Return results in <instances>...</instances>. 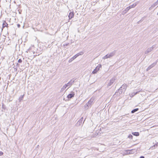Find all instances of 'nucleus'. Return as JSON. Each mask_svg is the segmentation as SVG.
Masks as SVG:
<instances>
[{"label":"nucleus","instance_id":"nucleus-38","mask_svg":"<svg viewBox=\"0 0 158 158\" xmlns=\"http://www.w3.org/2000/svg\"><path fill=\"white\" fill-rule=\"evenodd\" d=\"M39 145L38 146V147H39Z\"/></svg>","mask_w":158,"mask_h":158},{"label":"nucleus","instance_id":"nucleus-31","mask_svg":"<svg viewBox=\"0 0 158 158\" xmlns=\"http://www.w3.org/2000/svg\"><path fill=\"white\" fill-rule=\"evenodd\" d=\"M75 56H76V57H78V56H79V55L78 54V53H77V54L76 55H75Z\"/></svg>","mask_w":158,"mask_h":158},{"label":"nucleus","instance_id":"nucleus-16","mask_svg":"<svg viewBox=\"0 0 158 158\" xmlns=\"http://www.w3.org/2000/svg\"><path fill=\"white\" fill-rule=\"evenodd\" d=\"M132 134L134 135L137 136H139V134L138 132H132Z\"/></svg>","mask_w":158,"mask_h":158},{"label":"nucleus","instance_id":"nucleus-33","mask_svg":"<svg viewBox=\"0 0 158 158\" xmlns=\"http://www.w3.org/2000/svg\"><path fill=\"white\" fill-rule=\"evenodd\" d=\"M156 2V3L157 5H158V0L156 2Z\"/></svg>","mask_w":158,"mask_h":158},{"label":"nucleus","instance_id":"nucleus-35","mask_svg":"<svg viewBox=\"0 0 158 158\" xmlns=\"http://www.w3.org/2000/svg\"><path fill=\"white\" fill-rule=\"evenodd\" d=\"M141 21V20H140V21H139L137 22V23H138V24L139 23H140V22Z\"/></svg>","mask_w":158,"mask_h":158},{"label":"nucleus","instance_id":"nucleus-26","mask_svg":"<svg viewBox=\"0 0 158 158\" xmlns=\"http://www.w3.org/2000/svg\"><path fill=\"white\" fill-rule=\"evenodd\" d=\"M79 55H81L83 54V52H80L78 53Z\"/></svg>","mask_w":158,"mask_h":158},{"label":"nucleus","instance_id":"nucleus-1","mask_svg":"<svg viewBox=\"0 0 158 158\" xmlns=\"http://www.w3.org/2000/svg\"><path fill=\"white\" fill-rule=\"evenodd\" d=\"M116 52V51L114 50L112 52H111L109 54H108L107 55H106L105 56H103L102 57V59L105 60L106 59L108 58H110L112 57H113V56H114Z\"/></svg>","mask_w":158,"mask_h":158},{"label":"nucleus","instance_id":"nucleus-6","mask_svg":"<svg viewBox=\"0 0 158 158\" xmlns=\"http://www.w3.org/2000/svg\"><path fill=\"white\" fill-rule=\"evenodd\" d=\"M158 62V61L157 60L156 61V62L153 63L152 64L149 66L148 67L147 69V71H148L151 69L154 66H155L157 64V63Z\"/></svg>","mask_w":158,"mask_h":158},{"label":"nucleus","instance_id":"nucleus-18","mask_svg":"<svg viewBox=\"0 0 158 158\" xmlns=\"http://www.w3.org/2000/svg\"><path fill=\"white\" fill-rule=\"evenodd\" d=\"M139 92V91H138L136 92H133L132 93V94H131V96L132 97H133L134 96L137 94Z\"/></svg>","mask_w":158,"mask_h":158},{"label":"nucleus","instance_id":"nucleus-37","mask_svg":"<svg viewBox=\"0 0 158 158\" xmlns=\"http://www.w3.org/2000/svg\"><path fill=\"white\" fill-rule=\"evenodd\" d=\"M39 145L38 146V147H39Z\"/></svg>","mask_w":158,"mask_h":158},{"label":"nucleus","instance_id":"nucleus-3","mask_svg":"<svg viewBox=\"0 0 158 158\" xmlns=\"http://www.w3.org/2000/svg\"><path fill=\"white\" fill-rule=\"evenodd\" d=\"M125 92V91H123L122 89L119 88L118 89V91H116L114 95H115L116 96H119L121 94H122L123 93H124Z\"/></svg>","mask_w":158,"mask_h":158},{"label":"nucleus","instance_id":"nucleus-7","mask_svg":"<svg viewBox=\"0 0 158 158\" xmlns=\"http://www.w3.org/2000/svg\"><path fill=\"white\" fill-rule=\"evenodd\" d=\"M75 95L74 92L72 91L70 94H68L67 96V98H68L70 99L73 97Z\"/></svg>","mask_w":158,"mask_h":158},{"label":"nucleus","instance_id":"nucleus-27","mask_svg":"<svg viewBox=\"0 0 158 158\" xmlns=\"http://www.w3.org/2000/svg\"><path fill=\"white\" fill-rule=\"evenodd\" d=\"M18 62L19 63H21L22 62V60L20 59H19L18 60Z\"/></svg>","mask_w":158,"mask_h":158},{"label":"nucleus","instance_id":"nucleus-4","mask_svg":"<svg viewBox=\"0 0 158 158\" xmlns=\"http://www.w3.org/2000/svg\"><path fill=\"white\" fill-rule=\"evenodd\" d=\"M156 45H153L152 47L148 48L147 50L145 51L144 53L145 54H148L149 52L152 51L153 50V49L156 47Z\"/></svg>","mask_w":158,"mask_h":158},{"label":"nucleus","instance_id":"nucleus-24","mask_svg":"<svg viewBox=\"0 0 158 158\" xmlns=\"http://www.w3.org/2000/svg\"><path fill=\"white\" fill-rule=\"evenodd\" d=\"M127 12L126 11V10H124L122 12V14L123 15H124L125 14H126Z\"/></svg>","mask_w":158,"mask_h":158},{"label":"nucleus","instance_id":"nucleus-12","mask_svg":"<svg viewBox=\"0 0 158 158\" xmlns=\"http://www.w3.org/2000/svg\"><path fill=\"white\" fill-rule=\"evenodd\" d=\"M74 14L73 12H71L69 13V19H70L73 17Z\"/></svg>","mask_w":158,"mask_h":158},{"label":"nucleus","instance_id":"nucleus-19","mask_svg":"<svg viewBox=\"0 0 158 158\" xmlns=\"http://www.w3.org/2000/svg\"><path fill=\"white\" fill-rule=\"evenodd\" d=\"M138 110H139V109L138 108H136V109H134V110H132L131 111V113H134L135 112H136L137 111H138Z\"/></svg>","mask_w":158,"mask_h":158},{"label":"nucleus","instance_id":"nucleus-34","mask_svg":"<svg viewBox=\"0 0 158 158\" xmlns=\"http://www.w3.org/2000/svg\"><path fill=\"white\" fill-rule=\"evenodd\" d=\"M156 2V3L157 5H158V0L156 2Z\"/></svg>","mask_w":158,"mask_h":158},{"label":"nucleus","instance_id":"nucleus-5","mask_svg":"<svg viewBox=\"0 0 158 158\" xmlns=\"http://www.w3.org/2000/svg\"><path fill=\"white\" fill-rule=\"evenodd\" d=\"M102 65L101 64H99L97 66L95 69L92 71V73L93 74L96 73L99 70L100 68L101 67Z\"/></svg>","mask_w":158,"mask_h":158},{"label":"nucleus","instance_id":"nucleus-14","mask_svg":"<svg viewBox=\"0 0 158 158\" xmlns=\"http://www.w3.org/2000/svg\"><path fill=\"white\" fill-rule=\"evenodd\" d=\"M8 24L5 21H4V22L2 24V29L6 27H7Z\"/></svg>","mask_w":158,"mask_h":158},{"label":"nucleus","instance_id":"nucleus-28","mask_svg":"<svg viewBox=\"0 0 158 158\" xmlns=\"http://www.w3.org/2000/svg\"><path fill=\"white\" fill-rule=\"evenodd\" d=\"M2 108L4 109H6L5 106L4 105V104H2Z\"/></svg>","mask_w":158,"mask_h":158},{"label":"nucleus","instance_id":"nucleus-20","mask_svg":"<svg viewBox=\"0 0 158 158\" xmlns=\"http://www.w3.org/2000/svg\"><path fill=\"white\" fill-rule=\"evenodd\" d=\"M136 4L135 3H134L132 5H131L130 6H129V7L130 9H131L132 8L136 6Z\"/></svg>","mask_w":158,"mask_h":158},{"label":"nucleus","instance_id":"nucleus-21","mask_svg":"<svg viewBox=\"0 0 158 158\" xmlns=\"http://www.w3.org/2000/svg\"><path fill=\"white\" fill-rule=\"evenodd\" d=\"M24 96V95H23L21 96L19 98V100L20 102L21 100H22L23 99V97Z\"/></svg>","mask_w":158,"mask_h":158},{"label":"nucleus","instance_id":"nucleus-22","mask_svg":"<svg viewBox=\"0 0 158 158\" xmlns=\"http://www.w3.org/2000/svg\"><path fill=\"white\" fill-rule=\"evenodd\" d=\"M128 138H129V139H132L133 138V136L131 135L130 134L129 135Z\"/></svg>","mask_w":158,"mask_h":158},{"label":"nucleus","instance_id":"nucleus-32","mask_svg":"<svg viewBox=\"0 0 158 158\" xmlns=\"http://www.w3.org/2000/svg\"><path fill=\"white\" fill-rule=\"evenodd\" d=\"M139 158H144V157L143 156H141Z\"/></svg>","mask_w":158,"mask_h":158},{"label":"nucleus","instance_id":"nucleus-29","mask_svg":"<svg viewBox=\"0 0 158 158\" xmlns=\"http://www.w3.org/2000/svg\"><path fill=\"white\" fill-rule=\"evenodd\" d=\"M17 27H18V28H19L20 27V25L19 24H17Z\"/></svg>","mask_w":158,"mask_h":158},{"label":"nucleus","instance_id":"nucleus-11","mask_svg":"<svg viewBox=\"0 0 158 158\" xmlns=\"http://www.w3.org/2000/svg\"><path fill=\"white\" fill-rule=\"evenodd\" d=\"M127 85L126 84H123L121 87H120V88L122 89L123 91H125L127 89Z\"/></svg>","mask_w":158,"mask_h":158},{"label":"nucleus","instance_id":"nucleus-2","mask_svg":"<svg viewBox=\"0 0 158 158\" xmlns=\"http://www.w3.org/2000/svg\"><path fill=\"white\" fill-rule=\"evenodd\" d=\"M93 101V99L91 98L85 105V108L86 109H88L89 107H90L92 104Z\"/></svg>","mask_w":158,"mask_h":158},{"label":"nucleus","instance_id":"nucleus-15","mask_svg":"<svg viewBox=\"0 0 158 158\" xmlns=\"http://www.w3.org/2000/svg\"><path fill=\"white\" fill-rule=\"evenodd\" d=\"M68 86L66 84L64 85L63 87L61 89L60 91H63Z\"/></svg>","mask_w":158,"mask_h":158},{"label":"nucleus","instance_id":"nucleus-23","mask_svg":"<svg viewBox=\"0 0 158 158\" xmlns=\"http://www.w3.org/2000/svg\"><path fill=\"white\" fill-rule=\"evenodd\" d=\"M130 9V8L129 7V6L128 7H127L126 9H125V10H126V11L128 12V10Z\"/></svg>","mask_w":158,"mask_h":158},{"label":"nucleus","instance_id":"nucleus-13","mask_svg":"<svg viewBox=\"0 0 158 158\" xmlns=\"http://www.w3.org/2000/svg\"><path fill=\"white\" fill-rule=\"evenodd\" d=\"M157 4H156V2H155V3H154L149 8V10H152L153 8L155 6H157Z\"/></svg>","mask_w":158,"mask_h":158},{"label":"nucleus","instance_id":"nucleus-30","mask_svg":"<svg viewBox=\"0 0 158 158\" xmlns=\"http://www.w3.org/2000/svg\"><path fill=\"white\" fill-rule=\"evenodd\" d=\"M3 153L2 152H0V156H2L3 155Z\"/></svg>","mask_w":158,"mask_h":158},{"label":"nucleus","instance_id":"nucleus-10","mask_svg":"<svg viewBox=\"0 0 158 158\" xmlns=\"http://www.w3.org/2000/svg\"><path fill=\"white\" fill-rule=\"evenodd\" d=\"M83 120V118L82 117L77 122L76 124V126H80L82 124V122Z\"/></svg>","mask_w":158,"mask_h":158},{"label":"nucleus","instance_id":"nucleus-8","mask_svg":"<svg viewBox=\"0 0 158 158\" xmlns=\"http://www.w3.org/2000/svg\"><path fill=\"white\" fill-rule=\"evenodd\" d=\"M75 81H73L72 80H71L69 81L67 84H66L67 86H69V87H70L74 83Z\"/></svg>","mask_w":158,"mask_h":158},{"label":"nucleus","instance_id":"nucleus-25","mask_svg":"<svg viewBox=\"0 0 158 158\" xmlns=\"http://www.w3.org/2000/svg\"><path fill=\"white\" fill-rule=\"evenodd\" d=\"M155 146H158V143H156L155 144L154 146H153L152 147V148H155Z\"/></svg>","mask_w":158,"mask_h":158},{"label":"nucleus","instance_id":"nucleus-36","mask_svg":"<svg viewBox=\"0 0 158 158\" xmlns=\"http://www.w3.org/2000/svg\"><path fill=\"white\" fill-rule=\"evenodd\" d=\"M157 15H158V12L157 13Z\"/></svg>","mask_w":158,"mask_h":158},{"label":"nucleus","instance_id":"nucleus-17","mask_svg":"<svg viewBox=\"0 0 158 158\" xmlns=\"http://www.w3.org/2000/svg\"><path fill=\"white\" fill-rule=\"evenodd\" d=\"M77 57H76V56L75 55L72 58H71L69 60V62H72Z\"/></svg>","mask_w":158,"mask_h":158},{"label":"nucleus","instance_id":"nucleus-9","mask_svg":"<svg viewBox=\"0 0 158 158\" xmlns=\"http://www.w3.org/2000/svg\"><path fill=\"white\" fill-rule=\"evenodd\" d=\"M115 79L114 78H113L110 81V82L108 84V86H110L114 83L115 81Z\"/></svg>","mask_w":158,"mask_h":158}]
</instances>
